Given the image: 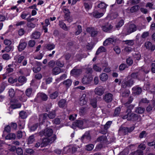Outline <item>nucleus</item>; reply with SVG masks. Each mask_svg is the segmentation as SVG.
Returning a JSON list of instances; mask_svg holds the SVG:
<instances>
[{"label": "nucleus", "instance_id": "2eb2a0df", "mask_svg": "<svg viewBox=\"0 0 155 155\" xmlns=\"http://www.w3.org/2000/svg\"><path fill=\"white\" fill-rule=\"evenodd\" d=\"M132 89L134 93L135 94H139L142 92L141 88L137 86L134 87Z\"/></svg>", "mask_w": 155, "mask_h": 155}, {"label": "nucleus", "instance_id": "423d86ee", "mask_svg": "<svg viewBox=\"0 0 155 155\" xmlns=\"http://www.w3.org/2000/svg\"><path fill=\"white\" fill-rule=\"evenodd\" d=\"M105 90V88L104 87L100 86L96 88L94 92L95 94L99 96H101L104 93Z\"/></svg>", "mask_w": 155, "mask_h": 155}, {"label": "nucleus", "instance_id": "58836bf2", "mask_svg": "<svg viewBox=\"0 0 155 155\" xmlns=\"http://www.w3.org/2000/svg\"><path fill=\"white\" fill-rule=\"evenodd\" d=\"M58 93L57 91H55L50 95V97L51 99H55L58 96Z\"/></svg>", "mask_w": 155, "mask_h": 155}, {"label": "nucleus", "instance_id": "0e129e2a", "mask_svg": "<svg viewBox=\"0 0 155 155\" xmlns=\"http://www.w3.org/2000/svg\"><path fill=\"white\" fill-rule=\"evenodd\" d=\"M28 27L31 28H34L35 26V25L32 23H28L27 24Z\"/></svg>", "mask_w": 155, "mask_h": 155}, {"label": "nucleus", "instance_id": "20e7f679", "mask_svg": "<svg viewBox=\"0 0 155 155\" xmlns=\"http://www.w3.org/2000/svg\"><path fill=\"white\" fill-rule=\"evenodd\" d=\"M122 118L124 119H127L128 120L135 121L138 120V116L134 114H130L128 113L127 115L123 116Z\"/></svg>", "mask_w": 155, "mask_h": 155}, {"label": "nucleus", "instance_id": "412c9836", "mask_svg": "<svg viewBox=\"0 0 155 155\" xmlns=\"http://www.w3.org/2000/svg\"><path fill=\"white\" fill-rule=\"evenodd\" d=\"M59 25L60 27L65 31H68V29L66 24L62 21H59Z\"/></svg>", "mask_w": 155, "mask_h": 155}, {"label": "nucleus", "instance_id": "f8f14e48", "mask_svg": "<svg viewBox=\"0 0 155 155\" xmlns=\"http://www.w3.org/2000/svg\"><path fill=\"white\" fill-rule=\"evenodd\" d=\"M112 28V26L111 24L108 23L103 25L102 27V30L105 32H108Z\"/></svg>", "mask_w": 155, "mask_h": 155}, {"label": "nucleus", "instance_id": "a19ab883", "mask_svg": "<svg viewBox=\"0 0 155 155\" xmlns=\"http://www.w3.org/2000/svg\"><path fill=\"white\" fill-rule=\"evenodd\" d=\"M26 79L25 77L23 76H20L19 77L18 81L21 83H24L26 82Z\"/></svg>", "mask_w": 155, "mask_h": 155}, {"label": "nucleus", "instance_id": "7ed1b4c3", "mask_svg": "<svg viewBox=\"0 0 155 155\" xmlns=\"http://www.w3.org/2000/svg\"><path fill=\"white\" fill-rule=\"evenodd\" d=\"M88 121L85 120H78L73 122L72 125L73 127H74L77 126L81 128H84L87 125Z\"/></svg>", "mask_w": 155, "mask_h": 155}, {"label": "nucleus", "instance_id": "f03ea898", "mask_svg": "<svg viewBox=\"0 0 155 155\" xmlns=\"http://www.w3.org/2000/svg\"><path fill=\"white\" fill-rule=\"evenodd\" d=\"M137 29L136 26L134 24H132L129 25L127 28H124L121 33L126 36L136 31Z\"/></svg>", "mask_w": 155, "mask_h": 155}, {"label": "nucleus", "instance_id": "864d4df0", "mask_svg": "<svg viewBox=\"0 0 155 155\" xmlns=\"http://www.w3.org/2000/svg\"><path fill=\"white\" fill-rule=\"evenodd\" d=\"M11 107L12 108L15 109L16 108H20L21 107V105L20 104H14L12 105Z\"/></svg>", "mask_w": 155, "mask_h": 155}, {"label": "nucleus", "instance_id": "c03bdc74", "mask_svg": "<svg viewBox=\"0 0 155 155\" xmlns=\"http://www.w3.org/2000/svg\"><path fill=\"white\" fill-rule=\"evenodd\" d=\"M124 24V21L123 19L119 21L116 25V27L117 28H119L121 27Z\"/></svg>", "mask_w": 155, "mask_h": 155}, {"label": "nucleus", "instance_id": "4be33fe9", "mask_svg": "<svg viewBox=\"0 0 155 155\" xmlns=\"http://www.w3.org/2000/svg\"><path fill=\"white\" fill-rule=\"evenodd\" d=\"M94 17L96 18H99L102 17L104 15L102 13H99L97 11H95L92 13Z\"/></svg>", "mask_w": 155, "mask_h": 155}, {"label": "nucleus", "instance_id": "774afa93", "mask_svg": "<svg viewBox=\"0 0 155 155\" xmlns=\"http://www.w3.org/2000/svg\"><path fill=\"white\" fill-rule=\"evenodd\" d=\"M134 154L135 155H143V153L142 150H138L134 152Z\"/></svg>", "mask_w": 155, "mask_h": 155}, {"label": "nucleus", "instance_id": "338daca9", "mask_svg": "<svg viewBox=\"0 0 155 155\" xmlns=\"http://www.w3.org/2000/svg\"><path fill=\"white\" fill-rule=\"evenodd\" d=\"M114 50L117 54H119L120 52V49L118 46H116L114 48Z\"/></svg>", "mask_w": 155, "mask_h": 155}, {"label": "nucleus", "instance_id": "9d476101", "mask_svg": "<svg viewBox=\"0 0 155 155\" xmlns=\"http://www.w3.org/2000/svg\"><path fill=\"white\" fill-rule=\"evenodd\" d=\"M144 46L147 49L151 51H153L155 49V46L152 45L151 42L150 41L146 42L144 44Z\"/></svg>", "mask_w": 155, "mask_h": 155}, {"label": "nucleus", "instance_id": "72a5a7b5", "mask_svg": "<svg viewBox=\"0 0 155 155\" xmlns=\"http://www.w3.org/2000/svg\"><path fill=\"white\" fill-rule=\"evenodd\" d=\"M55 48V45L54 44H48L46 45V48L49 50H51Z\"/></svg>", "mask_w": 155, "mask_h": 155}, {"label": "nucleus", "instance_id": "052dcab7", "mask_svg": "<svg viewBox=\"0 0 155 155\" xmlns=\"http://www.w3.org/2000/svg\"><path fill=\"white\" fill-rule=\"evenodd\" d=\"M153 4L150 2L147 3L146 5V7H148L150 9H155V7H153Z\"/></svg>", "mask_w": 155, "mask_h": 155}, {"label": "nucleus", "instance_id": "6e6552de", "mask_svg": "<svg viewBox=\"0 0 155 155\" xmlns=\"http://www.w3.org/2000/svg\"><path fill=\"white\" fill-rule=\"evenodd\" d=\"M42 132L45 136L49 137L52 135L53 131L51 129L47 128L45 129L44 131H42Z\"/></svg>", "mask_w": 155, "mask_h": 155}, {"label": "nucleus", "instance_id": "5fc2aeb1", "mask_svg": "<svg viewBox=\"0 0 155 155\" xmlns=\"http://www.w3.org/2000/svg\"><path fill=\"white\" fill-rule=\"evenodd\" d=\"M20 116L22 119H25L26 117L25 113L23 111L20 112L19 113Z\"/></svg>", "mask_w": 155, "mask_h": 155}, {"label": "nucleus", "instance_id": "6ab92c4d", "mask_svg": "<svg viewBox=\"0 0 155 155\" xmlns=\"http://www.w3.org/2000/svg\"><path fill=\"white\" fill-rule=\"evenodd\" d=\"M122 42L124 44L130 46H132L134 43V40H133L123 41Z\"/></svg>", "mask_w": 155, "mask_h": 155}, {"label": "nucleus", "instance_id": "ea45409f", "mask_svg": "<svg viewBox=\"0 0 155 155\" xmlns=\"http://www.w3.org/2000/svg\"><path fill=\"white\" fill-rule=\"evenodd\" d=\"M32 89L31 88H28L25 91V94L28 97H31L32 94Z\"/></svg>", "mask_w": 155, "mask_h": 155}, {"label": "nucleus", "instance_id": "c9c22d12", "mask_svg": "<svg viewBox=\"0 0 155 155\" xmlns=\"http://www.w3.org/2000/svg\"><path fill=\"white\" fill-rule=\"evenodd\" d=\"M84 6L87 11H88L92 7V5L90 3H84Z\"/></svg>", "mask_w": 155, "mask_h": 155}, {"label": "nucleus", "instance_id": "bf43d9fd", "mask_svg": "<svg viewBox=\"0 0 155 155\" xmlns=\"http://www.w3.org/2000/svg\"><path fill=\"white\" fill-rule=\"evenodd\" d=\"M16 152L18 155H22L23 153V151L22 149L18 148L16 149Z\"/></svg>", "mask_w": 155, "mask_h": 155}, {"label": "nucleus", "instance_id": "f3484780", "mask_svg": "<svg viewBox=\"0 0 155 155\" xmlns=\"http://www.w3.org/2000/svg\"><path fill=\"white\" fill-rule=\"evenodd\" d=\"M114 41V40L111 38H109L106 39L104 42L103 45L104 46H107L112 43Z\"/></svg>", "mask_w": 155, "mask_h": 155}, {"label": "nucleus", "instance_id": "39448f33", "mask_svg": "<svg viewBox=\"0 0 155 155\" xmlns=\"http://www.w3.org/2000/svg\"><path fill=\"white\" fill-rule=\"evenodd\" d=\"M88 95L85 94H82L80 99L79 103L81 105H86L87 104L88 98Z\"/></svg>", "mask_w": 155, "mask_h": 155}, {"label": "nucleus", "instance_id": "c756f323", "mask_svg": "<svg viewBox=\"0 0 155 155\" xmlns=\"http://www.w3.org/2000/svg\"><path fill=\"white\" fill-rule=\"evenodd\" d=\"M16 137V135L15 134L11 133L8 134L6 137L5 139L7 140L14 139Z\"/></svg>", "mask_w": 155, "mask_h": 155}, {"label": "nucleus", "instance_id": "ddd939ff", "mask_svg": "<svg viewBox=\"0 0 155 155\" xmlns=\"http://www.w3.org/2000/svg\"><path fill=\"white\" fill-rule=\"evenodd\" d=\"M26 45L27 44L26 42L23 40H21L18 46V50L20 51H22L25 49Z\"/></svg>", "mask_w": 155, "mask_h": 155}, {"label": "nucleus", "instance_id": "69168bd1", "mask_svg": "<svg viewBox=\"0 0 155 155\" xmlns=\"http://www.w3.org/2000/svg\"><path fill=\"white\" fill-rule=\"evenodd\" d=\"M4 43L6 45H10L12 44L11 41L8 39H5L4 41Z\"/></svg>", "mask_w": 155, "mask_h": 155}, {"label": "nucleus", "instance_id": "dca6fc26", "mask_svg": "<svg viewBox=\"0 0 155 155\" xmlns=\"http://www.w3.org/2000/svg\"><path fill=\"white\" fill-rule=\"evenodd\" d=\"M81 72V70L79 69H74L71 71V74L73 76H76L79 75Z\"/></svg>", "mask_w": 155, "mask_h": 155}, {"label": "nucleus", "instance_id": "cd10ccee", "mask_svg": "<svg viewBox=\"0 0 155 155\" xmlns=\"http://www.w3.org/2000/svg\"><path fill=\"white\" fill-rule=\"evenodd\" d=\"M30 15L29 13L25 12H23L21 14L20 17L22 19H25L27 20V19L28 18H27L28 15L29 16Z\"/></svg>", "mask_w": 155, "mask_h": 155}, {"label": "nucleus", "instance_id": "6e6d98bb", "mask_svg": "<svg viewBox=\"0 0 155 155\" xmlns=\"http://www.w3.org/2000/svg\"><path fill=\"white\" fill-rule=\"evenodd\" d=\"M56 65L58 67H63L64 63L63 62H61L60 61L58 60L56 63Z\"/></svg>", "mask_w": 155, "mask_h": 155}, {"label": "nucleus", "instance_id": "79ce46f5", "mask_svg": "<svg viewBox=\"0 0 155 155\" xmlns=\"http://www.w3.org/2000/svg\"><path fill=\"white\" fill-rule=\"evenodd\" d=\"M82 32L81 26L80 25H78L77 28L76 29V31L75 32L76 35H79Z\"/></svg>", "mask_w": 155, "mask_h": 155}, {"label": "nucleus", "instance_id": "de8ad7c7", "mask_svg": "<svg viewBox=\"0 0 155 155\" xmlns=\"http://www.w3.org/2000/svg\"><path fill=\"white\" fill-rule=\"evenodd\" d=\"M94 147V145L92 144L87 145L86 146V149L88 151L91 150Z\"/></svg>", "mask_w": 155, "mask_h": 155}, {"label": "nucleus", "instance_id": "680f3d73", "mask_svg": "<svg viewBox=\"0 0 155 155\" xmlns=\"http://www.w3.org/2000/svg\"><path fill=\"white\" fill-rule=\"evenodd\" d=\"M8 81L9 83H13L17 82V78L14 79L13 78L11 77L8 79Z\"/></svg>", "mask_w": 155, "mask_h": 155}, {"label": "nucleus", "instance_id": "c85d7f7f", "mask_svg": "<svg viewBox=\"0 0 155 155\" xmlns=\"http://www.w3.org/2000/svg\"><path fill=\"white\" fill-rule=\"evenodd\" d=\"M139 8V6L138 5H136L132 7L130 9V12L133 13L137 11Z\"/></svg>", "mask_w": 155, "mask_h": 155}, {"label": "nucleus", "instance_id": "aec40b11", "mask_svg": "<svg viewBox=\"0 0 155 155\" xmlns=\"http://www.w3.org/2000/svg\"><path fill=\"white\" fill-rule=\"evenodd\" d=\"M37 96L38 97L45 101L48 98V97L47 95L43 93H38Z\"/></svg>", "mask_w": 155, "mask_h": 155}, {"label": "nucleus", "instance_id": "8fccbe9b", "mask_svg": "<svg viewBox=\"0 0 155 155\" xmlns=\"http://www.w3.org/2000/svg\"><path fill=\"white\" fill-rule=\"evenodd\" d=\"M9 96L11 97H13L15 94V91L13 89H9Z\"/></svg>", "mask_w": 155, "mask_h": 155}, {"label": "nucleus", "instance_id": "3c124183", "mask_svg": "<svg viewBox=\"0 0 155 155\" xmlns=\"http://www.w3.org/2000/svg\"><path fill=\"white\" fill-rule=\"evenodd\" d=\"M48 138L49 139V141L50 143H52L56 139V137L55 135H53L51 137Z\"/></svg>", "mask_w": 155, "mask_h": 155}, {"label": "nucleus", "instance_id": "473e14b6", "mask_svg": "<svg viewBox=\"0 0 155 155\" xmlns=\"http://www.w3.org/2000/svg\"><path fill=\"white\" fill-rule=\"evenodd\" d=\"M107 5L103 2H101L98 5V8L102 9H106Z\"/></svg>", "mask_w": 155, "mask_h": 155}, {"label": "nucleus", "instance_id": "4c0bfd02", "mask_svg": "<svg viewBox=\"0 0 155 155\" xmlns=\"http://www.w3.org/2000/svg\"><path fill=\"white\" fill-rule=\"evenodd\" d=\"M133 55L134 58L137 60H139L141 57L140 53L138 52H135Z\"/></svg>", "mask_w": 155, "mask_h": 155}, {"label": "nucleus", "instance_id": "a211bd4d", "mask_svg": "<svg viewBox=\"0 0 155 155\" xmlns=\"http://www.w3.org/2000/svg\"><path fill=\"white\" fill-rule=\"evenodd\" d=\"M58 105L61 108H63L67 105L66 101L64 99H61L58 102Z\"/></svg>", "mask_w": 155, "mask_h": 155}, {"label": "nucleus", "instance_id": "393cba45", "mask_svg": "<svg viewBox=\"0 0 155 155\" xmlns=\"http://www.w3.org/2000/svg\"><path fill=\"white\" fill-rule=\"evenodd\" d=\"M145 108L140 107H136L135 112L139 114L143 113L145 111Z\"/></svg>", "mask_w": 155, "mask_h": 155}, {"label": "nucleus", "instance_id": "13d9d810", "mask_svg": "<svg viewBox=\"0 0 155 155\" xmlns=\"http://www.w3.org/2000/svg\"><path fill=\"white\" fill-rule=\"evenodd\" d=\"M120 107H118L116 108L115 110L114 115L115 116L118 115L120 113Z\"/></svg>", "mask_w": 155, "mask_h": 155}, {"label": "nucleus", "instance_id": "49530a36", "mask_svg": "<svg viewBox=\"0 0 155 155\" xmlns=\"http://www.w3.org/2000/svg\"><path fill=\"white\" fill-rule=\"evenodd\" d=\"M112 123V121H107L104 125V128L105 130H107L110 127L111 124Z\"/></svg>", "mask_w": 155, "mask_h": 155}, {"label": "nucleus", "instance_id": "e2e57ef3", "mask_svg": "<svg viewBox=\"0 0 155 155\" xmlns=\"http://www.w3.org/2000/svg\"><path fill=\"white\" fill-rule=\"evenodd\" d=\"M34 137L33 136H30L28 139V143L31 144L34 141Z\"/></svg>", "mask_w": 155, "mask_h": 155}, {"label": "nucleus", "instance_id": "37998d69", "mask_svg": "<svg viewBox=\"0 0 155 155\" xmlns=\"http://www.w3.org/2000/svg\"><path fill=\"white\" fill-rule=\"evenodd\" d=\"M71 83L72 81L70 79H67L63 82V84L65 85L67 87H68L70 86L71 85Z\"/></svg>", "mask_w": 155, "mask_h": 155}, {"label": "nucleus", "instance_id": "1a4fd4ad", "mask_svg": "<svg viewBox=\"0 0 155 155\" xmlns=\"http://www.w3.org/2000/svg\"><path fill=\"white\" fill-rule=\"evenodd\" d=\"M113 99V96L111 94L107 93L106 94L104 97V100L107 102H111Z\"/></svg>", "mask_w": 155, "mask_h": 155}, {"label": "nucleus", "instance_id": "09e8293b", "mask_svg": "<svg viewBox=\"0 0 155 155\" xmlns=\"http://www.w3.org/2000/svg\"><path fill=\"white\" fill-rule=\"evenodd\" d=\"M48 117L50 119H53L54 118L55 116V112L53 111L49 113L48 115Z\"/></svg>", "mask_w": 155, "mask_h": 155}, {"label": "nucleus", "instance_id": "7c9ffc66", "mask_svg": "<svg viewBox=\"0 0 155 155\" xmlns=\"http://www.w3.org/2000/svg\"><path fill=\"white\" fill-rule=\"evenodd\" d=\"M52 72L55 75L58 74L61 72V69L57 67H55L53 69Z\"/></svg>", "mask_w": 155, "mask_h": 155}, {"label": "nucleus", "instance_id": "a18cd8bd", "mask_svg": "<svg viewBox=\"0 0 155 155\" xmlns=\"http://www.w3.org/2000/svg\"><path fill=\"white\" fill-rule=\"evenodd\" d=\"M93 68L94 71L97 72H100L101 70V68L96 64L93 65Z\"/></svg>", "mask_w": 155, "mask_h": 155}, {"label": "nucleus", "instance_id": "e433bc0d", "mask_svg": "<svg viewBox=\"0 0 155 155\" xmlns=\"http://www.w3.org/2000/svg\"><path fill=\"white\" fill-rule=\"evenodd\" d=\"M97 101L95 99H91L90 100V104L94 108L96 107L97 106Z\"/></svg>", "mask_w": 155, "mask_h": 155}, {"label": "nucleus", "instance_id": "2f4dec72", "mask_svg": "<svg viewBox=\"0 0 155 155\" xmlns=\"http://www.w3.org/2000/svg\"><path fill=\"white\" fill-rule=\"evenodd\" d=\"M42 141L41 147L46 146L49 143H50L49 139L48 138L44 139L42 141Z\"/></svg>", "mask_w": 155, "mask_h": 155}, {"label": "nucleus", "instance_id": "603ef678", "mask_svg": "<svg viewBox=\"0 0 155 155\" xmlns=\"http://www.w3.org/2000/svg\"><path fill=\"white\" fill-rule=\"evenodd\" d=\"M149 32L148 31H145L143 32L141 35V37L143 38H145L149 36Z\"/></svg>", "mask_w": 155, "mask_h": 155}, {"label": "nucleus", "instance_id": "0eeeda50", "mask_svg": "<svg viewBox=\"0 0 155 155\" xmlns=\"http://www.w3.org/2000/svg\"><path fill=\"white\" fill-rule=\"evenodd\" d=\"M64 12L65 13V18L69 22H71L72 21V19L69 16L70 12L68 9L67 8H64L63 9Z\"/></svg>", "mask_w": 155, "mask_h": 155}, {"label": "nucleus", "instance_id": "4d7b16f0", "mask_svg": "<svg viewBox=\"0 0 155 155\" xmlns=\"http://www.w3.org/2000/svg\"><path fill=\"white\" fill-rule=\"evenodd\" d=\"M11 127L9 125H7L5 127L4 134H5V132H9L10 131Z\"/></svg>", "mask_w": 155, "mask_h": 155}, {"label": "nucleus", "instance_id": "f257e3e1", "mask_svg": "<svg viewBox=\"0 0 155 155\" xmlns=\"http://www.w3.org/2000/svg\"><path fill=\"white\" fill-rule=\"evenodd\" d=\"M137 73H133L130 76H129L127 78V80L126 79L122 82V86L124 88H126L127 87H130L131 86L134 84L133 79L137 78Z\"/></svg>", "mask_w": 155, "mask_h": 155}, {"label": "nucleus", "instance_id": "4468645a", "mask_svg": "<svg viewBox=\"0 0 155 155\" xmlns=\"http://www.w3.org/2000/svg\"><path fill=\"white\" fill-rule=\"evenodd\" d=\"M133 98L131 97H130L128 101H127L125 104V105L127 107V112H129L130 110L133 109L134 107V106L133 105L130 104L129 106H128V105L130 104L133 101Z\"/></svg>", "mask_w": 155, "mask_h": 155}, {"label": "nucleus", "instance_id": "f704fd0d", "mask_svg": "<svg viewBox=\"0 0 155 155\" xmlns=\"http://www.w3.org/2000/svg\"><path fill=\"white\" fill-rule=\"evenodd\" d=\"M106 51V49L103 46H101L97 49L96 54V55H98L101 52H105Z\"/></svg>", "mask_w": 155, "mask_h": 155}, {"label": "nucleus", "instance_id": "9b49d317", "mask_svg": "<svg viewBox=\"0 0 155 155\" xmlns=\"http://www.w3.org/2000/svg\"><path fill=\"white\" fill-rule=\"evenodd\" d=\"M92 80V78L90 76H84L82 80V83L84 84H89Z\"/></svg>", "mask_w": 155, "mask_h": 155}, {"label": "nucleus", "instance_id": "5701e85b", "mask_svg": "<svg viewBox=\"0 0 155 155\" xmlns=\"http://www.w3.org/2000/svg\"><path fill=\"white\" fill-rule=\"evenodd\" d=\"M100 78L101 81H105L107 79L108 76L106 74L103 73L100 75Z\"/></svg>", "mask_w": 155, "mask_h": 155}, {"label": "nucleus", "instance_id": "bb28decb", "mask_svg": "<svg viewBox=\"0 0 155 155\" xmlns=\"http://www.w3.org/2000/svg\"><path fill=\"white\" fill-rule=\"evenodd\" d=\"M155 109V104L154 102H153L152 104L149 105L146 108V110L147 112H150L152 110L153 108Z\"/></svg>", "mask_w": 155, "mask_h": 155}, {"label": "nucleus", "instance_id": "b1692460", "mask_svg": "<svg viewBox=\"0 0 155 155\" xmlns=\"http://www.w3.org/2000/svg\"><path fill=\"white\" fill-rule=\"evenodd\" d=\"M24 58L25 57L23 56H19L18 58L15 57V59L16 61L15 63L16 64L21 63Z\"/></svg>", "mask_w": 155, "mask_h": 155}, {"label": "nucleus", "instance_id": "a878e982", "mask_svg": "<svg viewBox=\"0 0 155 155\" xmlns=\"http://www.w3.org/2000/svg\"><path fill=\"white\" fill-rule=\"evenodd\" d=\"M41 35L40 32H35L31 35V38L34 39H38L39 38Z\"/></svg>", "mask_w": 155, "mask_h": 155}]
</instances>
